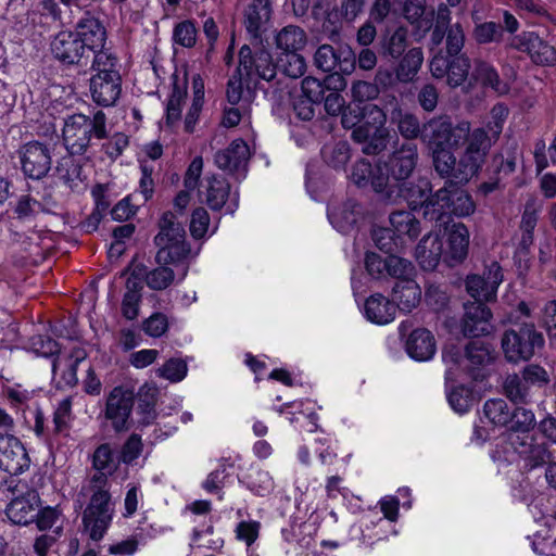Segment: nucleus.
Here are the masks:
<instances>
[{"label":"nucleus","instance_id":"393cba45","mask_svg":"<svg viewBox=\"0 0 556 556\" xmlns=\"http://www.w3.org/2000/svg\"><path fill=\"white\" fill-rule=\"evenodd\" d=\"M388 98V104L391 106L390 122L396 126L401 137L407 142H413L417 138H420L424 142L425 123L420 124L415 114L403 111L395 96H389Z\"/></svg>","mask_w":556,"mask_h":556},{"label":"nucleus","instance_id":"7ed1b4c3","mask_svg":"<svg viewBox=\"0 0 556 556\" xmlns=\"http://www.w3.org/2000/svg\"><path fill=\"white\" fill-rule=\"evenodd\" d=\"M470 134L469 122L454 124L448 115L433 116L425 123L424 142L434 173L450 167L454 162V151L466 143Z\"/></svg>","mask_w":556,"mask_h":556},{"label":"nucleus","instance_id":"338daca9","mask_svg":"<svg viewBox=\"0 0 556 556\" xmlns=\"http://www.w3.org/2000/svg\"><path fill=\"white\" fill-rule=\"evenodd\" d=\"M425 301L433 311H443L450 301L445 288L441 285L429 283L425 292Z\"/></svg>","mask_w":556,"mask_h":556},{"label":"nucleus","instance_id":"f03ea898","mask_svg":"<svg viewBox=\"0 0 556 556\" xmlns=\"http://www.w3.org/2000/svg\"><path fill=\"white\" fill-rule=\"evenodd\" d=\"M419 165V150L415 142L394 143L384 157L372 165L361 159L352 167L351 179L359 188L370 187L379 197L392 187L410 179Z\"/></svg>","mask_w":556,"mask_h":556},{"label":"nucleus","instance_id":"bf43d9fd","mask_svg":"<svg viewBox=\"0 0 556 556\" xmlns=\"http://www.w3.org/2000/svg\"><path fill=\"white\" fill-rule=\"evenodd\" d=\"M160 266L150 270L148 275L147 286L154 291H162L168 288L175 279V273L167 264H159Z\"/></svg>","mask_w":556,"mask_h":556},{"label":"nucleus","instance_id":"2f4dec72","mask_svg":"<svg viewBox=\"0 0 556 556\" xmlns=\"http://www.w3.org/2000/svg\"><path fill=\"white\" fill-rule=\"evenodd\" d=\"M435 339L426 328L414 329L405 342V351L408 356L418 362H426L435 353Z\"/></svg>","mask_w":556,"mask_h":556},{"label":"nucleus","instance_id":"2eb2a0df","mask_svg":"<svg viewBox=\"0 0 556 556\" xmlns=\"http://www.w3.org/2000/svg\"><path fill=\"white\" fill-rule=\"evenodd\" d=\"M238 72L249 80L260 78L271 81L277 76L276 61L265 48L256 47L255 50H252L244 45L239 51Z\"/></svg>","mask_w":556,"mask_h":556},{"label":"nucleus","instance_id":"09e8293b","mask_svg":"<svg viewBox=\"0 0 556 556\" xmlns=\"http://www.w3.org/2000/svg\"><path fill=\"white\" fill-rule=\"evenodd\" d=\"M119 465L118 453L110 443H101L97 446L92 454V468L94 470H105L109 475H113Z\"/></svg>","mask_w":556,"mask_h":556},{"label":"nucleus","instance_id":"680f3d73","mask_svg":"<svg viewBox=\"0 0 556 556\" xmlns=\"http://www.w3.org/2000/svg\"><path fill=\"white\" fill-rule=\"evenodd\" d=\"M327 90H329V87L324 81L312 76L305 77L301 83V96L316 105L323 102Z\"/></svg>","mask_w":556,"mask_h":556},{"label":"nucleus","instance_id":"6e6552de","mask_svg":"<svg viewBox=\"0 0 556 556\" xmlns=\"http://www.w3.org/2000/svg\"><path fill=\"white\" fill-rule=\"evenodd\" d=\"M443 186L434 191V198L430 201L431 222H441L444 217H467L475 213L476 203L471 194L464 188L467 182L454 177H440Z\"/></svg>","mask_w":556,"mask_h":556},{"label":"nucleus","instance_id":"aec40b11","mask_svg":"<svg viewBox=\"0 0 556 556\" xmlns=\"http://www.w3.org/2000/svg\"><path fill=\"white\" fill-rule=\"evenodd\" d=\"M30 457L22 441L13 434H0V469L18 476L29 469Z\"/></svg>","mask_w":556,"mask_h":556},{"label":"nucleus","instance_id":"dca6fc26","mask_svg":"<svg viewBox=\"0 0 556 556\" xmlns=\"http://www.w3.org/2000/svg\"><path fill=\"white\" fill-rule=\"evenodd\" d=\"M314 64L325 73L350 75L356 67L355 51L348 45H321L314 54Z\"/></svg>","mask_w":556,"mask_h":556},{"label":"nucleus","instance_id":"f257e3e1","mask_svg":"<svg viewBox=\"0 0 556 556\" xmlns=\"http://www.w3.org/2000/svg\"><path fill=\"white\" fill-rule=\"evenodd\" d=\"M352 98L343 113L342 127L352 130L351 139L362 144L366 155H379L387 150L390 131L386 128L387 113L370 101L377 99L380 89L377 84L358 80L352 85Z\"/></svg>","mask_w":556,"mask_h":556},{"label":"nucleus","instance_id":"0eeeda50","mask_svg":"<svg viewBox=\"0 0 556 556\" xmlns=\"http://www.w3.org/2000/svg\"><path fill=\"white\" fill-rule=\"evenodd\" d=\"M467 146L459 159L454 154V162L450 167L437 170L438 177H454L459 181L469 182L481 170L485 157L494 143L484 128H476L471 131Z\"/></svg>","mask_w":556,"mask_h":556},{"label":"nucleus","instance_id":"412c9836","mask_svg":"<svg viewBox=\"0 0 556 556\" xmlns=\"http://www.w3.org/2000/svg\"><path fill=\"white\" fill-rule=\"evenodd\" d=\"M510 47L526 52L536 65L551 66L556 64V48L534 31H522L513 37Z\"/></svg>","mask_w":556,"mask_h":556},{"label":"nucleus","instance_id":"49530a36","mask_svg":"<svg viewBox=\"0 0 556 556\" xmlns=\"http://www.w3.org/2000/svg\"><path fill=\"white\" fill-rule=\"evenodd\" d=\"M277 73L286 77L300 78L306 71V62L299 52H280L276 60Z\"/></svg>","mask_w":556,"mask_h":556},{"label":"nucleus","instance_id":"052dcab7","mask_svg":"<svg viewBox=\"0 0 556 556\" xmlns=\"http://www.w3.org/2000/svg\"><path fill=\"white\" fill-rule=\"evenodd\" d=\"M89 63H91L90 70L96 72V74L109 73V71H118L117 58L105 50V47L97 51H91Z\"/></svg>","mask_w":556,"mask_h":556},{"label":"nucleus","instance_id":"39448f33","mask_svg":"<svg viewBox=\"0 0 556 556\" xmlns=\"http://www.w3.org/2000/svg\"><path fill=\"white\" fill-rule=\"evenodd\" d=\"M108 138L106 115L97 111L92 116L81 113L68 115L62 128L63 144L71 155H85L93 147V140Z\"/></svg>","mask_w":556,"mask_h":556},{"label":"nucleus","instance_id":"0e129e2a","mask_svg":"<svg viewBox=\"0 0 556 556\" xmlns=\"http://www.w3.org/2000/svg\"><path fill=\"white\" fill-rule=\"evenodd\" d=\"M520 374L531 389H541L549 383L548 372L540 365L529 364L521 369Z\"/></svg>","mask_w":556,"mask_h":556},{"label":"nucleus","instance_id":"37998d69","mask_svg":"<svg viewBox=\"0 0 556 556\" xmlns=\"http://www.w3.org/2000/svg\"><path fill=\"white\" fill-rule=\"evenodd\" d=\"M230 193L229 182L222 177L212 176L207 178L206 204L213 211H220Z\"/></svg>","mask_w":556,"mask_h":556},{"label":"nucleus","instance_id":"7c9ffc66","mask_svg":"<svg viewBox=\"0 0 556 556\" xmlns=\"http://www.w3.org/2000/svg\"><path fill=\"white\" fill-rule=\"evenodd\" d=\"M363 216V206L354 199H348L342 204L328 210V219L340 232H350Z\"/></svg>","mask_w":556,"mask_h":556},{"label":"nucleus","instance_id":"864d4df0","mask_svg":"<svg viewBox=\"0 0 556 556\" xmlns=\"http://www.w3.org/2000/svg\"><path fill=\"white\" fill-rule=\"evenodd\" d=\"M511 419L509 420V433L514 434H530L536 426L534 413L522 406L516 407L511 410Z\"/></svg>","mask_w":556,"mask_h":556},{"label":"nucleus","instance_id":"13d9d810","mask_svg":"<svg viewBox=\"0 0 556 556\" xmlns=\"http://www.w3.org/2000/svg\"><path fill=\"white\" fill-rule=\"evenodd\" d=\"M143 451V443L141 437L137 433H131L118 452V459L121 464L132 466L139 458Z\"/></svg>","mask_w":556,"mask_h":556},{"label":"nucleus","instance_id":"3c124183","mask_svg":"<svg viewBox=\"0 0 556 556\" xmlns=\"http://www.w3.org/2000/svg\"><path fill=\"white\" fill-rule=\"evenodd\" d=\"M324 161L334 169H343L351 159V148L346 141H338L321 150Z\"/></svg>","mask_w":556,"mask_h":556},{"label":"nucleus","instance_id":"a878e982","mask_svg":"<svg viewBox=\"0 0 556 556\" xmlns=\"http://www.w3.org/2000/svg\"><path fill=\"white\" fill-rule=\"evenodd\" d=\"M516 169V152L496 153L488 166V180L481 182L478 192L486 197L501 188V181Z\"/></svg>","mask_w":556,"mask_h":556},{"label":"nucleus","instance_id":"20e7f679","mask_svg":"<svg viewBox=\"0 0 556 556\" xmlns=\"http://www.w3.org/2000/svg\"><path fill=\"white\" fill-rule=\"evenodd\" d=\"M90 478V498L83 511L84 533L94 542L102 540L110 528L114 516V503L109 491V472L96 470Z\"/></svg>","mask_w":556,"mask_h":556},{"label":"nucleus","instance_id":"c756f323","mask_svg":"<svg viewBox=\"0 0 556 556\" xmlns=\"http://www.w3.org/2000/svg\"><path fill=\"white\" fill-rule=\"evenodd\" d=\"M409 31L405 26L388 28L379 38V53L388 61L400 59L408 50Z\"/></svg>","mask_w":556,"mask_h":556},{"label":"nucleus","instance_id":"de8ad7c7","mask_svg":"<svg viewBox=\"0 0 556 556\" xmlns=\"http://www.w3.org/2000/svg\"><path fill=\"white\" fill-rule=\"evenodd\" d=\"M442 361L447 366L445 370V386L456 380L455 369L465 365V345L462 348L455 343H447L442 349Z\"/></svg>","mask_w":556,"mask_h":556},{"label":"nucleus","instance_id":"b1692460","mask_svg":"<svg viewBox=\"0 0 556 556\" xmlns=\"http://www.w3.org/2000/svg\"><path fill=\"white\" fill-rule=\"evenodd\" d=\"M249 157V146L243 139H236L228 148L217 151L214 161L218 168L241 179L245 177Z\"/></svg>","mask_w":556,"mask_h":556},{"label":"nucleus","instance_id":"6ab92c4d","mask_svg":"<svg viewBox=\"0 0 556 556\" xmlns=\"http://www.w3.org/2000/svg\"><path fill=\"white\" fill-rule=\"evenodd\" d=\"M492 318L493 314L486 304L468 301L464 304V315L459 324L460 332L470 339L488 336L493 331Z\"/></svg>","mask_w":556,"mask_h":556},{"label":"nucleus","instance_id":"423d86ee","mask_svg":"<svg viewBox=\"0 0 556 556\" xmlns=\"http://www.w3.org/2000/svg\"><path fill=\"white\" fill-rule=\"evenodd\" d=\"M185 223V218L172 211L162 214L160 230L154 237V244L159 248L155 255L157 264H176L189 256L191 248L186 241Z\"/></svg>","mask_w":556,"mask_h":556},{"label":"nucleus","instance_id":"e433bc0d","mask_svg":"<svg viewBox=\"0 0 556 556\" xmlns=\"http://www.w3.org/2000/svg\"><path fill=\"white\" fill-rule=\"evenodd\" d=\"M471 78L480 83L483 88H490L500 96L506 94L509 91L508 84L502 80L496 68L485 61H475Z\"/></svg>","mask_w":556,"mask_h":556},{"label":"nucleus","instance_id":"5701e85b","mask_svg":"<svg viewBox=\"0 0 556 556\" xmlns=\"http://www.w3.org/2000/svg\"><path fill=\"white\" fill-rule=\"evenodd\" d=\"M73 30L90 55L91 51L102 49L106 45L108 31L103 22L89 11L76 22Z\"/></svg>","mask_w":556,"mask_h":556},{"label":"nucleus","instance_id":"4be33fe9","mask_svg":"<svg viewBox=\"0 0 556 556\" xmlns=\"http://www.w3.org/2000/svg\"><path fill=\"white\" fill-rule=\"evenodd\" d=\"M92 100L101 106H112L122 93V76L119 71L93 74L90 79Z\"/></svg>","mask_w":556,"mask_h":556},{"label":"nucleus","instance_id":"4c0bfd02","mask_svg":"<svg viewBox=\"0 0 556 556\" xmlns=\"http://www.w3.org/2000/svg\"><path fill=\"white\" fill-rule=\"evenodd\" d=\"M399 63L394 68L396 80L400 83H410L414 80L424 62V53L421 48L413 47L397 59Z\"/></svg>","mask_w":556,"mask_h":556},{"label":"nucleus","instance_id":"72a5a7b5","mask_svg":"<svg viewBox=\"0 0 556 556\" xmlns=\"http://www.w3.org/2000/svg\"><path fill=\"white\" fill-rule=\"evenodd\" d=\"M365 317L377 325H386L395 318L396 306L381 293L371 294L364 304Z\"/></svg>","mask_w":556,"mask_h":556},{"label":"nucleus","instance_id":"58836bf2","mask_svg":"<svg viewBox=\"0 0 556 556\" xmlns=\"http://www.w3.org/2000/svg\"><path fill=\"white\" fill-rule=\"evenodd\" d=\"M187 78L180 79L176 73L172 75V93L166 105V124L173 125L181 117V105L187 96Z\"/></svg>","mask_w":556,"mask_h":556},{"label":"nucleus","instance_id":"473e14b6","mask_svg":"<svg viewBox=\"0 0 556 556\" xmlns=\"http://www.w3.org/2000/svg\"><path fill=\"white\" fill-rule=\"evenodd\" d=\"M415 256L424 270L433 271L443 261V240L438 235H427L417 244Z\"/></svg>","mask_w":556,"mask_h":556},{"label":"nucleus","instance_id":"f8f14e48","mask_svg":"<svg viewBox=\"0 0 556 556\" xmlns=\"http://www.w3.org/2000/svg\"><path fill=\"white\" fill-rule=\"evenodd\" d=\"M53 146L40 140L23 143L16 153L23 175L31 180H41L48 176L52 166Z\"/></svg>","mask_w":556,"mask_h":556},{"label":"nucleus","instance_id":"c03bdc74","mask_svg":"<svg viewBox=\"0 0 556 556\" xmlns=\"http://www.w3.org/2000/svg\"><path fill=\"white\" fill-rule=\"evenodd\" d=\"M475 27L472 37L479 45L500 43L504 37V29L500 23L496 22H480L478 23V15L472 13Z\"/></svg>","mask_w":556,"mask_h":556},{"label":"nucleus","instance_id":"1a4fd4ad","mask_svg":"<svg viewBox=\"0 0 556 556\" xmlns=\"http://www.w3.org/2000/svg\"><path fill=\"white\" fill-rule=\"evenodd\" d=\"M544 336L533 323H516L501 338V348L509 364L530 361L544 349Z\"/></svg>","mask_w":556,"mask_h":556},{"label":"nucleus","instance_id":"bb28decb","mask_svg":"<svg viewBox=\"0 0 556 556\" xmlns=\"http://www.w3.org/2000/svg\"><path fill=\"white\" fill-rule=\"evenodd\" d=\"M447 250L444 252L443 262L448 267L462 264L468 255L469 230L463 223H456L447 231Z\"/></svg>","mask_w":556,"mask_h":556},{"label":"nucleus","instance_id":"a211bd4d","mask_svg":"<svg viewBox=\"0 0 556 556\" xmlns=\"http://www.w3.org/2000/svg\"><path fill=\"white\" fill-rule=\"evenodd\" d=\"M364 262L366 271L376 280L394 279L407 275H415L416 273L415 266L410 261L397 255L382 257L375 252H367Z\"/></svg>","mask_w":556,"mask_h":556},{"label":"nucleus","instance_id":"4d7b16f0","mask_svg":"<svg viewBox=\"0 0 556 556\" xmlns=\"http://www.w3.org/2000/svg\"><path fill=\"white\" fill-rule=\"evenodd\" d=\"M371 239L380 251L388 255H395L400 237L393 229L384 227L375 228L371 232Z\"/></svg>","mask_w":556,"mask_h":556},{"label":"nucleus","instance_id":"774afa93","mask_svg":"<svg viewBox=\"0 0 556 556\" xmlns=\"http://www.w3.org/2000/svg\"><path fill=\"white\" fill-rule=\"evenodd\" d=\"M173 39L176 43L191 48L197 41V28L191 21H184L178 23L173 31Z\"/></svg>","mask_w":556,"mask_h":556},{"label":"nucleus","instance_id":"5fc2aeb1","mask_svg":"<svg viewBox=\"0 0 556 556\" xmlns=\"http://www.w3.org/2000/svg\"><path fill=\"white\" fill-rule=\"evenodd\" d=\"M470 70V60L465 55L451 56L446 83L450 87L460 86L468 77Z\"/></svg>","mask_w":556,"mask_h":556},{"label":"nucleus","instance_id":"f704fd0d","mask_svg":"<svg viewBox=\"0 0 556 556\" xmlns=\"http://www.w3.org/2000/svg\"><path fill=\"white\" fill-rule=\"evenodd\" d=\"M137 400L138 422L141 426H149L157 418L156 402L159 389L154 384L144 383L135 393Z\"/></svg>","mask_w":556,"mask_h":556},{"label":"nucleus","instance_id":"4468645a","mask_svg":"<svg viewBox=\"0 0 556 556\" xmlns=\"http://www.w3.org/2000/svg\"><path fill=\"white\" fill-rule=\"evenodd\" d=\"M54 60L65 67H83L90 62V54L83 46L74 30H60L50 42Z\"/></svg>","mask_w":556,"mask_h":556},{"label":"nucleus","instance_id":"cd10ccee","mask_svg":"<svg viewBox=\"0 0 556 556\" xmlns=\"http://www.w3.org/2000/svg\"><path fill=\"white\" fill-rule=\"evenodd\" d=\"M40 507V497L36 490L13 498L5 509L8 518L15 525L26 526L33 522Z\"/></svg>","mask_w":556,"mask_h":556},{"label":"nucleus","instance_id":"a19ab883","mask_svg":"<svg viewBox=\"0 0 556 556\" xmlns=\"http://www.w3.org/2000/svg\"><path fill=\"white\" fill-rule=\"evenodd\" d=\"M74 156L75 155L67 153V155L58 161L55 167V172L60 180H62L71 190L76 189L79 182L84 180L83 165L79 161L75 160Z\"/></svg>","mask_w":556,"mask_h":556},{"label":"nucleus","instance_id":"79ce46f5","mask_svg":"<svg viewBox=\"0 0 556 556\" xmlns=\"http://www.w3.org/2000/svg\"><path fill=\"white\" fill-rule=\"evenodd\" d=\"M525 381L521 374H511L503 382L504 394L514 404H527L531 401L532 389Z\"/></svg>","mask_w":556,"mask_h":556},{"label":"nucleus","instance_id":"6e6d98bb","mask_svg":"<svg viewBox=\"0 0 556 556\" xmlns=\"http://www.w3.org/2000/svg\"><path fill=\"white\" fill-rule=\"evenodd\" d=\"M466 291L473 299L472 302H482L488 305L496 299L489 294L490 288L485 279L479 275H469L465 280Z\"/></svg>","mask_w":556,"mask_h":556},{"label":"nucleus","instance_id":"8fccbe9b","mask_svg":"<svg viewBox=\"0 0 556 556\" xmlns=\"http://www.w3.org/2000/svg\"><path fill=\"white\" fill-rule=\"evenodd\" d=\"M445 388L451 407L459 414L467 413L475 401L472 390L464 384L454 386V383Z\"/></svg>","mask_w":556,"mask_h":556},{"label":"nucleus","instance_id":"c85d7f7f","mask_svg":"<svg viewBox=\"0 0 556 556\" xmlns=\"http://www.w3.org/2000/svg\"><path fill=\"white\" fill-rule=\"evenodd\" d=\"M415 275L397 277L392 288V300L396 311L410 313L421 301V289L414 280Z\"/></svg>","mask_w":556,"mask_h":556},{"label":"nucleus","instance_id":"e2e57ef3","mask_svg":"<svg viewBox=\"0 0 556 556\" xmlns=\"http://www.w3.org/2000/svg\"><path fill=\"white\" fill-rule=\"evenodd\" d=\"M465 46V33L459 23L453 24L445 37V53L450 56L464 55L462 50Z\"/></svg>","mask_w":556,"mask_h":556},{"label":"nucleus","instance_id":"ea45409f","mask_svg":"<svg viewBox=\"0 0 556 556\" xmlns=\"http://www.w3.org/2000/svg\"><path fill=\"white\" fill-rule=\"evenodd\" d=\"M275 41L281 52H299L305 47L307 36L300 26L288 25L277 34Z\"/></svg>","mask_w":556,"mask_h":556},{"label":"nucleus","instance_id":"603ef678","mask_svg":"<svg viewBox=\"0 0 556 556\" xmlns=\"http://www.w3.org/2000/svg\"><path fill=\"white\" fill-rule=\"evenodd\" d=\"M484 416L495 426H506L511 419V410L504 399H490L483 405Z\"/></svg>","mask_w":556,"mask_h":556},{"label":"nucleus","instance_id":"9d476101","mask_svg":"<svg viewBox=\"0 0 556 556\" xmlns=\"http://www.w3.org/2000/svg\"><path fill=\"white\" fill-rule=\"evenodd\" d=\"M136 395L132 389L116 386L106 396L104 410L99 418L104 419L102 427L106 424L115 433H124L131 429L134 425L132 410Z\"/></svg>","mask_w":556,"mask_h":556},{"label":"nucleus","instance_id":"9b49d317","mask_svg":"<svg viewBox=\"0 0 556 556\" xmlns=\"http://www.w3.org/2000/svg\"><path fill=\"white\" fill-rule=\"evenodd\" d=\"M434 192L432 184L427 178H419L417 181L410 179L401 182L395 187L379 195V199L388 203H397L401 200L407 202L412 211H422V216L430 220L431 213L430 201L432 202Z\"/></svg>","mask_w":556,"mask_h":556},{"label":"nucleus","instance_id":"a18cd8bd","mask_svg":"<svg viewBox=\"0 0 556 556\" xmlns=\"http://www.w3.org/2000/svg\"><path fill=\"white\" fill-rule=\"evenodd\" d=\"M389 219L399 237L406 235L409 239H416L420 233V223L409 211H395Z\"/></svg>","mask_w":556,"mask_h":556},{"label":"nucleus","instance_id":"c9c22d12","mask_svg":"<svg viewBox=\"0 0 556 556\" xmlns=\"http://www.w3.org/2000/svg\"><path fill=\"white\" fill-rule=\"evenodd\" d=\"M271 14L270 0H251L244 11V26L254 38H261V28L268 22Z\"/></svg>","mask_w":556,"mask_h":556},{"label":"nucleus","instance_id":"f3484780","mask_svg":"<svg viewBox=\"0 0 556 556\" xmlns=\"http://www.w3.org/2000/svg\"><path fill=\"white\" fill-rule=\"evenodd\" d=\"M508 443L522 460L523 468L528 471L545 466L553 454L549 451L548 444L539 442L533 434L509 433Z\"/></svg>","mask_w":556,"mask_h":556},{"label":"nucleus","instance_id":"69168bd1","mask_svg":"<svg viewBox=\"0 0 556 556\" xmlns=\"http://www.w3.org/2000/svg\"><path fill=\"white\" fill-rule=\"evenodd\" d=\"M187 364L181 358H170L157 369L159 377L172 382L181 381L187 375Z\"/></svg>","mask_w":556,"mask_h":556},{"label":"nucleus","instance_id":"ddd939ff","mask_svg":"<svg viewBox=\"0 0 556 556\" xmlns=\"http://www.w3.org/2000/svg\"><path fill=\"white\" fill-rule=\"evenodd\" d=\"M497 352L486 341L470 339L465 344V372L475 381L482 382L493 371Z\"/></svg>","mask_w":556,"mask_h":556}]
</instances>
